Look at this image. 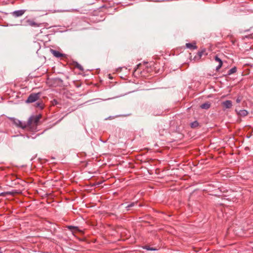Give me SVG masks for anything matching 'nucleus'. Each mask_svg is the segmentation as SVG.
Segmentation results:
<instances>
[{
	"label": "nucleus",
	"mask_w": 253,
	"mask_h": 253,
	"mask_svg": "<svg viewBox=\"0 0 253 253\" xmlns=\"http://www.w3.org/2000/svg\"><path fill=\"white\" fill-rule=\"evenodd\" d=\"M41 117V115H33L31 116L26 123L27 126H36L38 125Z\"/></svg>",
	"instance_id": "1"
},
{
	"label": "nucleus",
	"mask_w": 253,
	"mask_h": 253,
	"mask_svg": "<svg viewBox=\"0 0 253 253\" xmlns=\"http://www.w3.org/2000/svg\"><path fill=\"white\" fill-rule=\"evenodd\" d=\"M41 96V92L31 93L25 102L27 103L35 102L40 99Z\"/></svg>",
	"instance_id": "2"
},
{
	"label": "nucleus",
	"mask_w": 253,
	"mask_h": 253,
	"mask_svg": "<svg viewBox=\"0 0 253 253\" xmlns=\"http://www.w3.org/2000/svg\"><path fill=\"white\" fill-rule=\"evenodd\" d=\"M9 119L17 126L21 127L23 129L27 127L26 123H23L21 121L14 118H9Z\"/></svg>",
	"instance_id": "3"
},
{
	"label": "nucleus",
	"mask_w": 253,
	"mask_h": 253,
	"mask_svg": "<svg viewBox=\"0 0 253 253\" xmlns=\"http://www.w3.org/2000/svg\"><path fill=\"white\" fill-rule=\"evenodd\" d=\"M26 11V10L25 9H20L11 12L10 14L13 17L15 18H17L22 16L25 13Z\"/></svg>",
	"instance_id": "4"
},
{
	"label": "nucleus",
	"mask_w": 253,
	"mask_h": 253,
	"mask_svg": "<svg viewBox=\"0 0 253 253\" xmlns=\"http://www.w3.org/2000/svg\"><path fill=\"white\" fill-rule=\"evenodd\" d=\"M50 52L54 56L57 58L62 57L64 56V54L53 49H50Z\"/></svg>",
	"instance_id": "5"
},
{
	"label": "nucleus",
	"mask_w": 253,
	"mask_h": 253,
	"mask_svg": "<svg viewBox=\"0 0 253 253\" xmlns=\"http://www.w3.org/2000/svg\"><path fill=\"white\" fill-rule=\"evenodd\" d=\"M222 106L225 109H229L232 106V102L231 100H226L221 103Z\"/></svg>",
	"instance_id": "6"
},
{
	"label": "nucleus",
	"mask_w": 253,
	"mask_h": 253,
	"mask_svg": "<svg viewBox=\"0 0 253 253\" xmlns=\"http://www.w3.org/2000/svg\"><path fill=\"white\" fill-rule=\"evenodd\" d=\"M26 22L27 23V24H25V25H26V26L29 25L30 26L35 27L39 26V25L37 23H36V22H35L34 21H33L32 20L28 19L26 20Z\"/></svg>",
	"instance_id": "7"
},
{
	"label": "nucleus",
	"mask_w": 253,
	"mask_h": 253,
	"mask_svg": "<svg viewBox=\"0 0 253 253\" xmlns=\"http://www.w3.org/2000/svg\"><path fill=\"white\" fill-rule=\"evenodd\" d=\"M211 104L209 102H206L200 105V108L203 109L207 110L210 108Z\"/></svg>",
	"instance_id": "8"
},
{
	"label": "nucleus",
	"mask_w": 253,
	"mask_h": 253,
	"mask_svg": "<svg viewBox=\"0 0 253 253\" xmlns=\"http://www.w3.org/2000/svg\"><path fill=\"white\" fill-rule=\"evenodd\" d=\"M35 106L36 108H38L41 110H42L43 108L44 105L42 102V101L41 100L40 101H38L36 103Z\"/></svg>",
	"instance_id": "9"
},
{
	"label": "nucleus",
	"mask_w": 253,
	"mask_h": 253,
	"mask_svg": "<svg viewBox=\"0 0 253 253\" xmlns=\"http://www.w3.org/2000/svg\"><path fill=\"white\" fill-rule=\"evenodd\" d=\"M186 46L188 48L192 49H195L197 48V46L196 45L195 43H186Z\"/></svg>",
	"instance_id": "10"
},
{
	"label": "nucleus",
	"mask_w": 253,
	"mask_h": 253,
	"mask_svg": "<svg viewBox=\"0 0 253 253\" xmlns=\"http://www.w3.org/2000/svg\"><path fill=\"white\" fill-rule=\"evenodd\" d=\"M137 203H138L137 202H132V203H130L129 204H128V205H127L126 206L125 208H126V211H129L130 210L131 208L135 206H136L137 204Z\"/></svg>",
	"instance_id": "11"
},
{
	"label": "nucleus",
	"mask_w": 253,
	"mask_h": 253,
	"mask_svg": "<svg viewBox=\"0 0 253 253\" xmlns=\"http://www.w3.org/2000/svg\"><path fill=\"white\" fill-rule=\"evenodd\" d=\"M67 228L71 231H77L79 232L81 231L80 230H79L78 227H77V226L70 225V226H68L67 227Z\"/></svg>",
	"instance_id": "12"
},
{
	"label": "nucleus",
	"mask_w": 253,
	"mask_h": 253,
	"mask_svg": "<svg viewBox=\"0 0 253 253\" xmlns=\"http://www.w3.org/2000/svg\"><path fill=\"white\" fill-rule=\"evenodd\" d=\"M238 114L241 116L245 117L248 114V112L246 110H241L239 111Z\"/></svg>",
	"instance_id": "13"
},
{
	"label": "nucleus",
	"mask_w": 253,
	"mask_h": 253,
	"mask_svg": "<svg viewBox=\"0 0 253 253\" xmlns=\"http://www.w3.org/2000/svg\"><path fill=\"white\" fill-rule=\"evenodd\" d=\"M199 126V124L197 121H195L191 123L190 124V126L192 128H196Z\"/></svg>",
	"instance_id": "14"
},
{
	"label": "nucleus",
	"mask_w": 253,
	"mask_h": 253,
	"mask_svg": "<svg viewBox=\"0 0 253 253\" xmlns=\"http://www.w3.org/2000/svg\"><path fill=\"white\" fill-rule=\"evenodd\" d=\"M237 71L236 67H234L230 69L228 72V75H230L233 73H235Z\"/></svg>",
	"instance_id": "15"
},
{
	"label": "nucleus",
	"mask_w": 253,
	"mask_h": 253,
	"mask_svg": "<svg viewBox=\"0 0 253 253\" xmlns=\"http://www.w3.org/2000/svg\"><path fill=\"white\" fill-rule=\"evenodd\" d=\"M143 249H146L148 251H156L157 249L156 248H151L149 246H145L143 247Z\"/></svg>",
	"instance_id": "16"
},
{
	"label": "nucleus",
	"mask_w": 253,
	"mask_h": 253,
	"mask_svg": "<svg viewBox=\"0 0 253 253\" xmlns=\"http://www.w3.org/2000/svg\"><path fill=\"white\" fill-rule=\"evenodd\" d=\"M206 52V50H202L201 51H199L198 52L197 55H198V59L201 58V57H202V55L204 54V52Z\"/></svg>",
	"instance_id": "17"
},
{
	"label": "nucleus",
	"mask_w": 253,
	"mask_h": 253,
	"mask_svg": "<svg viewBox=\"0 0 253 253\" xmlns=\"http://www.w3.org/2000/svg\"><path fill=\"white\" fill-rule=\"evenodd\" d=\"M76 67L78 69H79L80 70L83 71H84V68L83 67H82V65H81L79 63H77L76 65Z\"/></svg>",
	"instance_id": "18"
},
{
	"label": "nucleus",
	"mask_w": 253,
	"mask_h": 253,
	"mask_svg": "<svg viewBox=\"0 0 253 253\" xmlns=\"http://www.w3.org/2000/svg\"><path fill=\"white\" fill-rule=\"evenodd\" d=\"M214 59L216 61L219 62V63H223L221 59L219 58L217 55H216L214 57Z\"/></svg>",
	"instance_id": "19"
},
{
	"label": "nucleus",
	"mask_w": 253,
	"mask_h": 253,
	"mask_svg": "<svg viewBox=\"0 0 253 253\" xmlns=\"http://www.w3.org/2000/svg\"><path fill=\"white\" fill-rule=\"evenodd\" d=\"M242 99V98L241 96H238L236 99V102L238 103H240Z\"/></svg>",
	"instance_id": "20"
},
{
	"label": "nucleus",
	"mask_w": 253,
	"mask_h": 253,
	"mask_svg": "<svg viewBox=\"0 0 253 253\" xmlns=\"http://www.w3.org/2000/svg\"><path fill=\"white\" fill-rule=\"evenodd\" d=\"M52 103L53 105H56L58 104V102L56 99H53L52 101Z\"/></svg>",
	"instance_id": "21"
},
{
	"label": "nucleus",
	"mask_w": 253,
	"mask_h": 253,
	"mask_svg": "<svg viewBox=\"0 0 253 253\" xmlns=\"http://www.w3.org/2000/svg\"><path fill=\"white\" fill-rule=\"evenodd\" d=\"M223 63H219V65L216 67V70L218 71V70L222 67Z\"/></svg>",
	"instance_id": "22"
},
{
	"label": "nucleus",
	"mask_w": 253,
	"mask_h": 253,
	"mask_svg": "<svg viewBox=\"0 0 253 253\" xmlns=\"http://www.w3.org/2000/svg\"><path fill=\"white\" fill-rule=\"evenodd\" d=\"M139 65H137V68L138 67Z\"/></svg>",
	"instance_id": "23"
}]
</instances>
